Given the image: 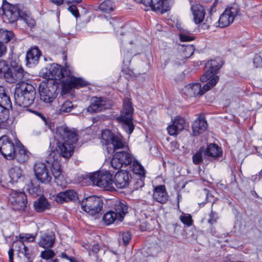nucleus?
<instances>
[{
	"instance_id": "f257e3e1",
	"label": "nucleus",
	"mask_w": 262,
	"mask_h": 262,
	"mask_svg": "<svg viewBox=\"0 0 262 262\" xmlns=\"http://www.w3.org/2000/svg\"><path fill=\"white\" fill-rule=\"evenodd\" d=\"M223 64V61L219 58L208 61L205 65L206 71L200 79L203 82H208L203 88L199 83L187 84L183 89L184 93L190 97L200 96L213 88L219 80V77L216 74Z\"/></svg>"
},
{
	"instance_id": "f03ea898",
	"label": "nucleus",
	"mask_w": 262,
	"mask_h": 262,
	"mask_svg": "<svg viewBox=\"0 0 262 262\" xmlns=\"http://www.w3.org/2000/svg\"><path fill=\"white\" fill-rule=\"evenodd\" d=\"M74 143L57 141V151H52L47 157L46 162L52 165L55 182L58 185L62 186L63 184L60 164L61 156L66 159L70 158L74 151Z\"/></svg>"
},
{
	"instance_id": "7ed1b4c3",
	"label": "nucleus",
	"mask_w": 262,
	"mask_h": 262,
	"mask_svg": "<svg viewBox=\"0 0 262 262\" xmlns=\"http://www.w3.org/2000/svg\"><path fill=\"white\" fill-rule=\"evenodd\" d=\"M35 94V88L32 84L21 82L15 88L14 95L15 102L19 106L27 107L33 103Z\"/></svg>"
},
{
	"instance_id": "20e7f679",
	"label": "nucleus",
	"mask_w": 262,
	"mask_h": 262,
	"mask_svg": "<svg viewBox=\"0 0 262 262\" xmlns=\"http://www.w3.org/2000/svg\"><path fill=\"white\" fill-rule=\"evenodd\" d=\"M134 108L131 100L128 98L123 100V108L120 115L116 118V120L122 124V127L128 134H131L134 129L133 122Z\"/></svg>"
},
{
	"instance_id": "39448f33",
	"label": "nucleus",
	"mask_w": 262,
	"mask_h": 262,
	"mask_svg": "<svg viewBox=\"0 0 262 262\" xmlns=\"http://www.w3.org/2000/svg\"><path fill=\"white\" fill-rule=\"evenodd\" d=\"M101 142L106 146L107 152L110 154H113L116 150L123 148L124 146L123 137L120 135H115L108 129L102 130Z\"/></svg>"
},
{
	"instance_id": "423d86ee",
	"label": "nucleus",
	"mask_w": 262,
	"mask_h": 262,
	"mask_svg": "<svg viewBox=\"0 0 262 262\" xmlns=\"http://www.w3.org/2000/svg\"><path fill=\"white\" fill-rule=\"evenodd\" d=\"M94 185L102 188H110L113 184V174L107 170L90 173L86 176Z\"/></svg>"
},
{
	"instance_id": "0eeeda50",
	"label": "nucleus",
	"mask_w": 262,
	"mask_h": 262,
	"mask_svg": "<svg viewBox=\"0 0 262 262\" xmlns=\"http://www.w3.org/2000/svg\"><path fill=\"white\" fill-rule=\"evenodd\" d=\"M103 203L98 196L92 195L83 200L81 203L82 209L85 212L94 215L102 209Z\"/></svg>"
},
{
	"instance_id": "6e6552de",
	"label": "nucleus",
	"mask_w": 262,
	"mask_h": 262,
	"mask_svg": "<svg viewBox=\"0 0 262 262\" xmlns=\"http://www.w3.org/2000/svg\"><path fill=\"white\" fill-rule=\"evenodd\" d=\"M57 86L51 82H42L39 87L40 100L46 103H51L57 97Z\"/></svg>"
},
{
	"instance_id": "1a4fd4ad",
	"label": "nucleus",
	"mask_w": 262,
	"mask_h": 262,
	"mask_svg": "<svg viewBox=\"0 0 262 262\" xmlns=\"http://www.w3.org/2000/svg\"><path fill=\"white\" fill-rule=\"evenodd\" d=\"M51 173L50 172L47 166L43 163L38 162H36L34 165L33 170L36 179L43 184L49 183L52 179V176H53L52 172V166L51 164Z\"/></svg>"
},
{
	"instance_id": "9d476101",
	"label": "nucleus",
	"mask_w": 262,
	"mask_h": 262,
	"mask_svg": "<svg viewBox=\"0 0 262 262\" xmlns=\"http://www.w3.org/2000/svg\"><path fill=\"white\" fill-rule=\"evenodd\" d=\"M5 73V78L10 83H14L21 80L24 76V71L19 61L12 60L10 66Z\"/></svg>"
},
{
	"instance_id": "9b49d317",
	"label": "nucleus",
	"mask_w": 262,
	"mask_h": 262,
	"mask_svg": "<svg viewBox=\"0 0 262 262\" xmlns=\"http://www.w3.org/2000/svg\"><path fill=\"white\" fill-rule=\"evenodd\" d=\"M46 76L49 79H60L65 77H71L72 73L68 66L61 68L57 63H52L46 69Z\"/></svg>"
},
{
	"instance_id": "f8f14e48",
	"label": "nucleus",
	"mask_w": 262,
	"mask_h": 262,
	"mask_svg": "<svg viewBox=\"0 0 262 262\" xmlns=\"http://www.w3.org/2000/svg\"><path fill=\"white\" fill-rule=\"evenodd\" d=\"M9 201L16 210H24L27 206V196L24 191L12 189L9 194Z\"/></svg>"
},
{
	"instance_id": "ddd939ff",
	"label": "nucleus",
	"mask_w": 262,
	"mask_h": 262,
	"mask_svg": "<svg viewBox=\"0 0 262 262\" xmlns=\"http://www.w3.org/2000/svg\"><path fill=\"white\" fill-rule=\"evenodd\" d=\"M55 138L58 142L76 143L78 140L76 132L66 125H61L56 128Z\"/></svg>"
},
{
	"instance_id": "4468645a",
	"label": "nucleus",
	"mask_w": 262,
	"mask_h": 262,
	"mask_svg": "<svg viewBox=\"0 0 262 262\" xmlns=\"http://www.w3.org/2000/svg\"><path fill=\"white\" fill-rule=\"evenodd\" d=\"M134 159L133 156L128 151H118L114 155L111 165L114 169H118L131 164Z\"/></svg>"
},
{
	"instance_id": "2eb2a0df",
	"label": "nucleus",
	"mask_w": 262,
	"mask_h": 262,
	"mask_svg": "<svg viewBox=\"0 0 262 262\" xmlns=\"http://www.w3.org/2000/svg\"><path fill=\"white\" fill-rule=\"evenodd\" d=\"M16 146L15 142L7 136H3L0 138V152L8 160L15 158Z\"/></svg>"
},
{
	"instance_id": "dca6fc26",
	"label": "nucleus",
	"mask_w": 262,
	"mask_h": 262,
	"mask_svg": "<svg viewBox=\"0 0 262 262\" xmlns=\"http://www.w3.org/2000/svg\"><path fill=\"white\" fill-rule=\"evenodd\" d=\"M1 8L4 15L11 23H13L21 17L18 7L10 4L6 0H3Z\"/></svg>"
},
{
	"instance_id": "f3484780",
	"label": "nucleus",
	"mask_w": 262,
	"mask_h": 262,
	"mask_svg": "<svg viewBox=\"0 0 262 262\" xmlns=\"http://www.w3.org/2000/svg\"><path fill=\"white\" fill-rule=\"evenodd\" d=\"M238 13V9L236 5L228 7L220 16L219 27L225 28L229 26L233 23Z\"/></svg>"
},
{
	"instance_id": "a211bd4d",
	"label": "nucleus",
	"mask_w": 262,
	"mask_h": 262,
	"mask_svg": "<svg viewBox=\"0 0 262 262\" xmlns=\"http://www.w3.org/2000/svg\"><path fill=\"white\" fill-rule=\"evenodd\" d=\"M9 104H11L10 99L6 94L4 88L0 86V124L8 119V112L5 106Z\"/></svg>"
},
{
	"instance_id": "6ab92c4d",
	"label": "nucleus",
	"mask_w": 262,
	"mask_h": 262,
	"mask_svg": "<svg viewBox=\"0 0 262 262\" xmlns=\"http://www.w3.org/2000/svg\"><path fill=\"white\" fill-rule=\"evenodd\" d=\"M107 107V102L105 98L95 97L91 98V104L87 108V111L90 113H97Z\"/></svg>"
},
{
	"instance_id": "aec40b11",
	"label": "nucleus",
	"mask_w": 262,
	"mask_h": 262,
	"mask_svg": "<svg viewBox=\"0 0 262 262\" xmlns=\"http://www.w3.org/2000/svg\"><path fill=\"white\" fill-rule=\"evenodd\" d=\"M130 180L131 177L128 171L121 170L115 174L114 182L118 188H124L129 185Z\"/></svg>"
},
{
	"instance_id": "412c9836",
	"label": "nucleus",
	"mask_w": 262,
	"mask_h": 262,
	"mask_svg": "<svg viewBox=\"0 0 262 262\" xmlns=\"http://www.w3.org/2000/svg\"><path fill=\"white\" fill-rule=\"evenodd\" d=\"M16 149L15 150V158L19 163H24L27 161L29 157V152L25 148L23 144L17 139H15Z\"/></svg>"
},
{
	"instance_id": "4be33fe9",
	"label": "nucleus",
	"mask_w": 262,
	"mask_h": 262,
	"mask_svg": "<svg viewBox=\"0 0 262 262\" xmlns=\"http://www.w3.org/2000/svg\"><path fill=\"white\" fill-rule=\"evenodd\" d=\"M185 124L184 119L180 116H177L172 124L167 127V132L170 136L176 135L184 129Z\"/></svg>"
},
{
	"instance_id": "5701e85b",
	"label": "nucleus",
	"mask_w": 262,
	"mask_h": 262,
	"mask_svg": "<svg viewBox=\"0 0 262 262\" xmlns=\"http://www.w3.org/2000/svg\"><path fill=\"white\" fill-rule=\"evenodd\" d=\"M41 56V52L37 47L30 49L26 54V64L29 67H32L38 62Z\"/></svg>"
},
{
	"instance_id": "b1692460",
	"label": "nucleus",
	"mask_w": 262,
	"mask_h": 262,
	"mask_svg": "<svg viewBox=\"0 0 262 262\" xmlns=\"http://www.w3.org/2000/svg\"><path fill=\"white\" fill-rule=\"evenodd\" d=\"M152 196L155 201L161 204L166 203L169 198L165 186L163 185L157 186L155 188Z\"/></svg>"
},
{
	"instance_id": "393cba45",
	"label": "nucleus",
	"mask_w": 262,
	"mask_h": 262,
	"mask_svg": "<svg viewBox=\"0 0 262 262\" xmlns=\"http://www.w3.org/2000/svg\"><path fill=\"white\" fill-rule=\"evenodd\" d=\"M136 2L142 3L145 6H149L153 11L160 12L161 14L167 11L168 7L164 5L163 7L160 5V0H135Z\"/></svg>"
},
{
	"instance_id": "a878e982",
	"label": "nucleus",
	"mask_w": 262,
	"mask_h": 262,
	"mask_svg": "<svg viewBox=\"0 0 262 262\" xmlns=\"http://www.w3.org/2000/svg\"><path fill=\"white\" fill-rule=\"evenodd\" d=\"M9 182L12 184L20 183L24 181L25 175L22 169L18 166L12 167L9 170Z\"/></svg>"
},
{
	"instance_id": "bb28decb",
	"label": "nucleus",
	"mask_w": 262,
	"mask_h": 262,
	"mask_svg": "<svg viewBox=\"0 0 262 262\" xmlns=\"http://www.w3.org/2000/svg\"><path fill=\"white\" fill-rule=\"evenodd\" d=\"M207 123L203 117H199L192 123V134L196 136L202 134L207 128Z\"/></svg>"
},
{
	"instance_id": "cd10ccee",
	"label": "nucleus",
	"mask_w": 262,
	"mask_h": 262,
	"mask_svg": "<svg viewBox=\"0 0 262 262\" xmlns=\"http://www.w3.org/2000/svg\"><path fill=\"white\" fill-rule=\"evenodd\" d=\"M55 235L52 232L44 233L40 236L38 243L40 247L45 249L52 248L55 242Z\"/></svg>"
},
{
	"instance_id": "c85d7f7f",
	"label": "nucleus",
	"mask_w": 262,
	"mask_h": 262,
	"mask_svg": "<svg viewBox=\"0 0 262 262\" xmlns=\"http://www.w3.org/2000/svg\"><path fill=\"white\" fill-rule=\"evenodd\" d=\"M77 197L76 192L73 190H68L59 192L56 196L57 202L62 203L75 200Z\"/></svg>"
},
{
	"instance_id": "c756f323",
	"label": "nucleus",
	"mask_w": 262,
	"mask_h": 262,
	"mask_svg": "<svg viewBox=\"0 0 262 262\" xmlns=\"http://www.w3.org/2000/svg\"><path fill=\"white\" fill-rule=\"evenodd\" d=\"M191 9L193 15V19L195 24H198L203 21L205 17V11L200 5H192Z\"/></svg>"
},
{
	"instance_id": "7c9ffc66",
	"label": "nucleus",
	"mask_w": 262,
	"mask_h": 262,
	"mask_svg": "<svg viewBox=\"0 0 262 262\" xmlns=\"http://www.w3.org/2000/svg\"><path fill=\"white\" fill-rule=\"evenodd\" d=\"M128 206L126 203L118 202L115 205L114 212L117 214L119 221H122L125 215L127 213Z\"/></svg>"
},
{
	"instance_id": "2f4dec72",
	"label": "nucleus",
	"mask_w": 262,
	"mask_h": 262,
	"mask_svg": "<svg viewBox=\"0 0 262 262\" xmlns=\"http://www.w3.org/2000/svg\"><path fill=\"white\" fill-rule=\"evenodd\" d=\"M34 207L37 212H41L48 209L50 207V204L47 199L43 196H41L34 202Z\"/></svg>"
},
{
	"instance_id": "473e14b6",
	"label": "nucleus",
	"mask_w": 262,
	"mask_h": 262,
	"mask_svg": "<svg viewBox=\"0 0 262 262\" xmlns=\"http://www.w3.org/2000/svg\"><path fill=\"white\" fill-rule=\"evenodd\" d=\"M205 155L212 158H217L222 156L221 148L215 144H210L205 149Z\"/></svg>"
},
{
	"instance_id": "72a5a7b5",
	"label": "nucleus",
	"mask_w": 262,
	"mask_h": 262,
	"mask_svg": "<svg viewBox=\"0 0 262 262\" xmlns=\"http://www.w3.org/2000/svg\"><path fill=\"white\" fill-rule=\"evenodd\" d=\"M15 244L16 247L18 248L17 250L18 256L20 258L24 257L27 259L29 260L31 254L29 249L25 244L23 242H15Z\"/></svg>"
},
{
	"instance_id": "f704fd0d",
	"label": "nucleus",
	"mask_w": 262,
	"mask_h": 262,
	"mask_svg": "<svg viewBox=\"0 0 262 262\" xmlns=\"http://www.w3.org/2000/svg\"><path fill=\"white\" fill-rule=\"evenodd\" d=\"M103 221L106 225H109L116 221H119V218L117 216V214H116L114 210H110L104 214Z\"/></svg>"
},
{
	"instance_id": "c9c22d12",
	"label": "nucleus",
	"mask_w": 262,
	"mask_h": 262,
	"mask_svg": "<svg viewBox=\"0 0 262 262\" xmlns=\"http://www.w3.org/2000/svg\"><path fill=\"white\" fill-rule=\"evenodd\" d=\"M99 10L105 13H110L114 10V4L111 1H104L99 6Z\"/></svg>"
},
{
	"instance_id": "e433bc0d",
	"label": "nucleus",
	"mask_w": 262,
	"mask_h": 262,
	"mask_svg": "<svg viewBox=\"0 0 262 262\" xmlns=\"http://www.w3.org/2000/svg\"><path fill=\"white\" fill-rule=\"evenodd\" d=\"M74 108V106L71 101H66L57 110V113L59 115H64L71 112Z\"/></svg>"
},
{
	"instance_id": "4c0bfd02",
	"label": "nucleus",
	"mask_w": 262,
	"mask_h": 262,
	"mask_svg": "<svg viewBox=\"0 0 262 262\" xmlns=\"http://www.w3.org/2000/svg\"><path fill=\"white\" fill-rule=\"evenodd\" d=\"M14 37V34L11 31L0 29V42L7 43Z\"/></svg>"
},
{
	"instance_id": "58836bf2",
	"label": "nucleus",
	"mask_w": 262,
	"mask_h": 262,
	"mask_svg": "<svg viewBox=\"0 0 262 262\" xmlns=\"http://www.w3.org/2000/svg\"><path fill=\"white\" fill-rule=\"evenodd\" d=\"M132 171L136 174L139 175L141 178L145 176V170L143 167L137 161L134 159L132 162Z\"/></svg>"
},
{
	"instance_id": "ea45409f",
	"label": "nucleus",
	"mask_w": 262,
	"mask_h": 262,
	"mask_svg": "<svg viewBox=\"0 0 262 262\" xmlns=\"http://www.w3.org/2000/svg\"><path fill=\"white\" fill-rule=\"evenodd\" d=\"M180 30L179 37L181 41H190L194 40V37L190 35L191 34L190 31L185 29H180Z\"/></svg>"
},
{
	"instance_id": "a19ab883",
	"label": "nucleus",
	"mask_w": 262,
	"mask_h": 262,
	"mask_svg": "<svg viewBox=\"0 0 262 262\" xmlns=\"http://www.w3.org/2000/svg\"><path fill=\"white\" fill-rule=\"evenodd\" d=\"M70 84L71 88H79L85 85L86 82L80 78L71 77Z\"/></svg>"
},
{
	"instance_id": "79ce46f5",
	"label": "nucleus",
	"mask_w": 262,
	"mask_h": 262,
	"mask_svg": "<svg viewBox=\"0 0 262 262\" xmlns=\"http://www.w3.org/2000/svg\"><path fill=\"white\" fill-rule=\"evenodd\" d=\"M203 154L205 156H206L205 155V148L202 147L193 156L192 159L193 163L195 164H200L202 161Z\"/></svg>"
},
{
	"instance_id": "37998d69",
	"label": "nucleus",
	"mask_w": 262,
	"mask_h": 262,
	"mask_svg": "<svg viewBox=\"0 0 262 262\" xmlns=\"http://www.w3.org/2000/svg\"><path fill=\"white\" fill-rule=\"evenodd\" d=\"M55 255V253L53 250L51 249L45 250L40 253V256L45 259H50Z\"/></svg>"
},
{
	"instance_id": "c03bdc74",
	"label": "nucleus",
	"mask_w": 262,
	"mask_h": 262,
	"mask_svg": "<svg viewBox=\"0 0 262 262\" xmlns=\"http://www.w3.org/2000/svg\"><path fill=\"white\" fill-rule=\"evenodd\" d=\"M35 238V236L31 234H25V235H20L19 239L20 241L18 242H23L24 243L25 242H33L34 241Z\"/></svg>"
},
{
	"instance_id": "a18cd8bd",
	"label": "nucleus",
	"mask_w": 262,
	"mask_h": 262,
	"mask_svg": "<svg viewBox=\"0 0 262 262\" xmlns=\"http://www.w3.org/2000/svg\"><path fill=\"white\" fill-rule=\"evenodd\" d=\"M28 192L33 196H36L39 195L40 192V188L38 186H34L31 185L28 188Z\"/></svg>"
},
{
	"instance_id": "49530a36",
	"label": "nucleus",
	"mask_w": 262,
	"mask_h": 262,
	"mask_svg": "<svg viewBox=\"0 0 262 262\" xmlns=\"http://www.w3.org/2000/svg\"><path fill=\"white\" fill-rule=\"evenodd\" d=\"M9 67L5 60H0V75L5 76V73L7 72Z\"/></svg>"
},
{
	"instance_id": "de8ad7c7",
	"label": "nucleus",
	"mask_w": 262,
	"mask_h": 262,
	"mask_svg": "<svg viewBox=\"0 0 262 262\" xmlns=\"http://www.w3.org/2000/svg\"><path fill=\"white\" fill-rule=\"evenodd\" d=\"M218 216L217 213L211 210L209 214L208 223L210 225H213L216 222Z\"/></svg>"
},
{
	"instance_id": "09e8293b",
	"label": "nucleus",
	"mask_w": 262,
	"mask_h": 262,
	"mask_svg": "<svg viewBox=\"0 0 262 262\" xmlns=\"http://www.w3.org/2000/svg\"><path fill=\"white\" fill-rule=\"evenodd\" d=\"M180 220L183 224L187 226H190L192 224V220L190 215L181 216Z\"/></svg>"
},
{
	"instance_id": "8fccbe9b",
	"label": "nucleus",
	"mask_w": 262,
	"mask_h": 262,
	"mask_svg": "<svg viewBox=\"0 0 262 262\" xmlns=\"http://www.w3.org/2000/svg\"><path fill=\"white\" fill-rule=\"evenodd\" d=\"M21 19L24 21L30 28H32L35 26V21L34 19L31 17L26 16L24 17H22Z\"/></svg>"
},
{
	"instance_id": "3c124183",
	"label": "nucleus",
	"mask_w": 262,
	"mask_h": 262,
	"mask_svg": "<svg viewBox=\"0 0 262 262\" xmlns=\"http://www.w3.org/2000/svg\"><path fill=\"white\" fill-rule=\"evenodd\" d=\"M131 237V234L129 231L123 232L122 233V238L124 245H127L129 243Z\"/></svg>"
},
{
	"instance_id": "603ef678",
	"label": "nucleus",
	"mask_w": 262,
	"mask_h": 262,
	"mask_svg": "<svg viewBox=\"0 0 262 262\" xmlns=\"http://www.w3.org/2000/svg\"><path fill=\"white\" fill-rule=\"evenodd\" d=\"M202 22H203L202 25V28L204 29H207L211 25L212 19L210 17H207L205 19L203 18V21H202Z\"/></svg>"
},
{
	"instance_id": "864d4df0",
	"label": "nucleus",
	"mask_w": 262,
	"mask_h": 262,
	"mask_svg": "<svg viewBox=\"0 0 262 262\" xmlns=\"http://www.w3.org/2000/svg\"><path fill=\"white\" fill-rule=\"evenodd\" d=\"M68 10L76 17L79 16V11L75 5H71L69 6Z\"/></svg>"
},
{
	"instance_id": "5fc2aeb1",
	"label": "nucleus",
	"mask_w": 262,
	"mask_h": 262,
	"mask_svg": "<svg viewBox=\"0 0 262 262\" xmlns=\"http://www.w3.org/2000/svg\"><path fill=\"white\" fill-rule=\"evenodd\" d=\"M253 63L256 68L261 67L262 66L261 57L259 55H256L253 59Z\"/></svg>"
},
{
	"instance_id": "6e6d98bb",
	"label": "nucleus",
	"mask_w": 262,
	"mask_h": 262,
	"mask_svg": "<svg viewBox=\"0 0 262 262\" xmlns=\"http://www.w3.org/2000/svg\"><path fill=\"white\" fill-rule=\"evenodd\" d=\"M174 0H160V5L163 7L164 5L168 7L167 11L170 9V5L173 3Z\"/></svg>"
},
{
	"instance_id": "4d7b16f0",
	"label": "nucleus",
	"mask_w": 262,
	"mask_h": 262,
	"mask_svg": "<svg viewBox=\"0 0 262 262\" xmlns=\"http://www.w3.org/2000/svg\"><path fill=\"white\" fill-rule=\"evenodd\" d=\"M7 51V48L6 46L0 42V57H2Z\"/></svg>"
},
{
	"instance_id": "13d9d810",
	"label": "nucleus",
	"mask_w": 262,
	"mask_h": 262,
	"mask_svg": "<svg viewBox=\"0 0 262 262\" xmlns=\"http://www.w3.org/2000/svg\"><path fill=\"white\" fill-rule=\"evenodd\" d=\"M9 255V262H14L13 261V255H14V249L13 248H10L8 251ZM31 262V261H28Z\"/></svg>"
},
{
	"instance_id": "bf43d9fd",
	"label": "nucleus",
	"mask_w": 262,
	"mask_h": 262,
	"mask_svg": "<svg viewBox=\"0 0 262 262\" xmlns=\"http://www.w3.org/2000/svg\"><path fill=\"white\" fill-rule=\"evenodd\" d=\"M100 246L98 244H94L92 248V252L94 254H97L100 250Z\"/></svg>"
},
{
	"instance_id": "052dcab7",
	"label": "nucleus",
	"mask_w": 262,
	"mask_h": 262,
	"mask_svg": "<svg viewBox=\"0 0 262 262\" xmlns=\"http://www.w3.org/2000/svg\"><path fill=\"white\" fill-rule=\"evenodd\" d=\"M254 177V176H253ZM262 178V169L259 171L258 175H256L254 176V178H253V180L255 182L259 181L261 178Z\"/></svg>"
},
{
	"instance_id": "680f3d73",
	"label": "nucleus",
	"mask_w": 262,
	"mask_h": 262,
	"mask_svg": "<svg viewBox=\"0 0 262 262\" xmlns=\"http://www.w3.org/2000/svg\"><path fill=\"white\" fill-rule=\"evenodd\" d=\"M185 50L186 51H189L190 52V55L191 56L194 52V48L193 46H187L186 48H185Z\"/></svg>"
},
{
	"instance_id": "e2e57ef3",
	"label": "nucleus",
	"mask_w": 262,
	"mask_h": 262,
	"mask_svg": "<svg viewBox=\"0 0 262 262\" xmlns=\"http://www.w3.org/2000/svg\"><path fill=\"white\" fill-rule=\"evenodd\" d=\"M137 184L139 185L136 187V189H138V187H142L144 185V182L142 179H138Z\"/></svg>"
},
{
	"instance_id": "0e129e2a",
	"label": "nucleus",
	"mask_w": 262,
	"mask_h": 262,
	"mask_svg": "<svg viewBox=\"0 0 262 262\" xmlns=\"http://www.w3.org/2000/svg\"><path fill=\"white\" fill-rule=\"evenodd\" d=\"M61 256L62 258H66L68 260H69L70 259V258L71 257V256H68L66 253L64 252H62L61 254Z\"/></svg>"
},
{
	"instance_id": "69168bd1",
	"label": "nucleus",
	"mask_w": 262,
	"mask_h": 262,
	"mask_svg": "<svg viewBox=\"0 0 262 262\" xmlns=\"http://www.w3.org/2000/svg\"><path fill=\"white\" fill-rule=\"evenodd\" d=\"M32 112H33L37 116L40 117L43 120H46V118L40 113L37 112L36 111H32Z\"/></svg>"
},
{
	"instance_id": "338daca9",
	"label": "nucleus",
	"mask_w": 262,
	"mask_h": 262,
	"mask_svg": "<svg viewBox=\"0 0 262 262\" xmlns=\"http://www.w3.org/2000/svg\"><path fill=\"white\" fill-rule=\"evenodd\" d=\"M53 2L57 5H61L63 3V0H54Z\"/></svg>"
},
{
	"instance_id": "774afa93",
	"label": "nucleus",
	"mask_w": 262,
	"mask_h": 262,
	"mask_svg": "<svg viewBox=\"0 0 262 262\" xmlns=\"http://www.w3.org/2000/svg\"><path fill=\"white\" fill-rule=\"evenodd\" d=\"M69 260L70 262H79L74 257L72 256H71Z\"/></svg>"
}]
</instances>
